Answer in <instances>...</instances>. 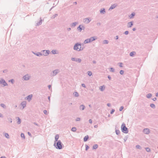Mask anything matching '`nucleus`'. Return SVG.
I'll use <instances>...</instances> for the list:
<instances>
[{
  "instance_id": "obj_1",
  "label": "nucleus",
  "mask_w": 158,
  "mask_h": 158,
  "mask_svg": "<svg viewBox=\"0 0 158 158\" xmlns=\"http://www.w3.org/2000/svg\"><path fill=\"white\" fill-rule=\"evenodd\" d=\"M62 145H63L60 140H59L56 143L54 142L53 145L56 149H61L62 148Z\"/></svg>"
},
{
  "instance_id": "obj_2",
  "label": "nucleus",
  "mask_w": 158,
  "mask_h": 158,
  "mask_svg": "<svg viewBox=\"0 0 158 158\" xmlns=\"http://www.w3.org/2000/svg\"><path fill=\"white\" fill-rule=\"evenodd\" d=\"M73 49L74 50L77 51L82 50L83 48L81 49V44L79 43H77L74 45Z\"/></svg>"
},
{
  "instance_id": "obj_3",
  "label": "nucleus",
  "mask_w": 158,
  "mask_h": 158,
  "mask_svg": "<svg viewBox=\"0 0 158 158\" xmlns=\"http://www.w3.org/2000/svg\"><path fill=\"white\" fill-rule=\"evenodd\" d=\"M121 129L122 132L124 133L127 134L128 132V129L126 127L125 124L123 123L121 126Z\"/></svg>"
},
{
  "instance_id": "obj_4",
  "label": "nucleus",
  "mask_w": 158,
  "mask_h": 158,
  "mask_svg": "<svg viewBox=\"0 0 158 158\" xmlns=\"http://www.w3.org/2000/svg\"><path fill=\"white\" fill-rule=\"evenodd\" d=\"M60 72V70L58 69H56L52 71L50 75L51 76H54Z\"/></svg>"
},
{
  "instance_id": "obj_5",
  "label": "nucleus",
  "mask_w": 158,
  "mask_h": 158,
  "mask_svg": "<svg viewBox=\"0 0 158 158\" xmlns=\"http://www.w3.org/2000/svg\"><path fill=\"white\" fill-rule=\"evenodd\" d=\"M2 84L4 86H7L8 84L6 83L5 80L2 78L0 80V84Z\"/></svg>"
},
{
  "instance_id": "obj_6",
  "label": "nucleus",
  "mask_w": 158,
  "mask_h": 158,
  "mask_svg": "<svg viewBox=\"0 0 158 158\" xmlns=\"http://www.w3.org/2000/svg\"><path fill=\"white\" fill-rule=\"evenodd\" d=\"M71 60L72 61H76L78 63H81V60L80 58H71Z\"/></svg>"
},
{
  "instance_id": "obj_7",
  "label": "nucleus",
  "mask_w": 158,
  "mask_h": 158,
  "mask_svg": "<svg viewBox=\"0 0 158 158\" xmlns=\"http://www.w3.org/2000/svg\"><path fill=\"white\" fill-rule=\"evenodd\" d=\"M31 77V76L29 74H27L23 77V78L25 81H27L29 80Z\"/></svg>"
},
{
  "instance_id": "obj_8",
  "label": "nucleus",
  "mask_w": 158,
  "mask_h": 158,
  "mask_svg": "<svg viewBox=\"0 0 158 158\" xmlns=\"http://www.w3.org/2000/svg\"><path fill=\"white\" fill-rule=\"evenodd\" d=\"M143 132L146 134H148L150 132V130L148 128L144 129L143 131Z\"/></svg>"
},
{
  "instance_id": "obj_9",
  "label": "nucleus",
  "mask_w": 158,
  "mask_h": 158,
  "mask_svg": "<svg viewBox=\"0 0 158 158\" xmlns=\"http://www.w3.org/2000/svg\"><path fill=\"white\" fill-rule=\"evenodd\" d=\"M43 52V55L44 56H47L50 53V51L49 50H43L42 51Z\"/></svg>"
},
{
  "instance_id": "obj_10",
  "label": "nucleus",
  "mask_w": 158,
  "mask_h": 158,
  "mask_svg": "<svg viewBox=\"0 0 158 158\" xmlns=\"http://www.w3.org/2000/svg\"><path fill=\"white\" fill-rule=\"evenodd\" d=\"M20 105L23 106V109L26 106V102L25 101H23L21 103Z\"/></svg>"
},
{
  "instance_id": "obj_11",
  "label": "nucleus",
  "mask_w": 158,
  "mask_h": 158,
  "mask_svg": "<svg viewBox=\"0 0 158 158\" xmlns=\"http://www.w3.org/2000/svg\"><path fill=\"white\" fill-rule=\"evenodd\" d=\"M117 5L116 4H114L113 5H112L110 8L109 9V10H111L114 8L115 7H116L117 6Z\"/></svg>"
},
{
  "instance_id": "obj_12",
  "label": "nucleus",
  "mask_w": 158,
  "mask_h": 158,
  "mask_svg": "<svg viewBox=\"0 0 158 158\" xmlns=\"http://www.w3.org/2000/svg\"><path fill=\"white\" fill-rule=\"evenodd\" d=\"M32 97V94L29 95L26 97V99L28 101H30L31 100Z\"/></svg>"
},
{
  "instance_id": "obj_13",
  "label": "nucleus",
  "mask_w": 158,
  "mask_h": 158,
  "mask_svg": "<svg viewBox=\"0 0 158 158\" xmlns=\"http://www.w3.org/2000/svg\"><path fill=\"white\" fill-rule=\"evenodd\" d=\"M59 138V135L58 134H57L55 135V140L54 142L56 143V142H57L59 140H58Z\"/></svg>"
},
{
  "instance_id": "obj_14",
  "label": "nucleus",
  "mask_w": 158,
  "mask_h": 158,
  "mask_svg": "<svg viewBox=\"0 0 158 158\" xmlns=\"http://www.w3.org/2000/svg\"><path fill=\"white\" fill-rule=\"evenodd\" d=\"M133 25L132 22H128L127 23V27H131Z\"/></svg>"
},
{
  "instance_id": "obj_15",
  "label": "nucleus",
  "mask_w": 158,
  "mask_h": 158,
  "mask_svg": "<svg viewBox=\"0 0 158 158\" xmlns=\"http://www.w3.org/2000/svg\"><path fill=\"white\" fill-rule=\"evenodd\" d=\"M42 20L41 19L38 22L36 23V26H39L41 25L42 23Z\"/></svg>"
},
{
  "instance_id": "obj_16",
  "label": "nucleus",
  "mask_w": 158,
  "mask_h": 158,
  "mask_svg": "<svg viewBox=\"0 0 158 158\" xmlns=\"http://www.w3.org/2000/svg\"><path fill=\"white\" fill-rule=\"evenodd\" d=\"M85 108V106L83 105H81L80 106L79 109L81 110H83Z\"/></svg>"
},
{
  "instance_id": "obj_17",
  "label": "nucleus",
  "mask_w": 158,
  "mask_h": 158,
  "mask_svg": "<svg viewBox=\"0 0 158 158\" xmlns=\"http://www.w3.org/2000/svg\"><path fill=\"white\" fill-rule=\"evenodd\" d=\"M100 12L101 14H104L106 13V11L104 8L101 9L100 10Z\"/></svg>"
},
{
  "instance_id": "obj_18",
  "label": "nucleus",
  "mask_w": 158,
  "mask_h": 158,
  "mask_svg": "<svg viewBox=\"0 0 158 158\" xmlns=\"http://www.w3.org/2000/svg\"><path fill=\"white\" fill-rule=\"evenodd\" d=\"M77 24V22H75L74 23H71L70 25L71 27H75L76 25Z\"/></svg>"
},
{
  "instance_id": "obj_19",
  "label": "nucleus",
  "mask_w": 158,
  "mask_h": 158,
  "mask_svg": "<svg viewBox=\"0 0 158 158\" xmlns=\"http://www.w3.org/2000/svg\"><path fill=\"white\" fill-rule=\"evenodd\" d=\"M105 89V87L104 86V85L103 86H101L99 87V89L100 90L102 91H103Z\"/></svg>"
},
{
  "instance_id": "obj_20",
  "label": "nucleus",
  "mask_w": 158,
  "mask_h": 158,
  "mask_svg": "<svg viewBox=\"0 0 158 158\" xmlns=\"http://www.w3.org/2000/svg\"><path fill=\"white\" fill-rule=\"evenodd\" d=\"M85 22H86V23L87 24L89 23L91 21V20L90 19H89L88 18L85 19Z\"/></svg>"
},
{
  "instance_id": "obj_21",
  "label": "nucleus",
  "mask_w": 158,
  "mask_h": 158,
  "mask_svg": "<svg viewBox=\"0 0 158 158\" xmlns=\"http://www.w3.org/2000/svg\"><path fill=\"white\" fill-rule=\"evenodd\" d=\"M90 42V41L89 39H86L84 42V43L85 44L88 43Z\"/></svg>"
},
{
  "instance_id": "obj_22",
  "label": "nucleus",
  "mask_w": 158,
  "mask_h": 158,
  "mask_svg": "<svg viewBox=\"0 0 158 158\" xmlns=\"http://www.w3.org/2000/svg\"><path fill=\"white\" fill-rule=\"evenodd\" d=\"M81 26L80 25L77 28V30L81 32V31H82V29H81Z\"/></svg>"
},
{
  "instance_id": "obj_23",
  "label": "nucleus",
  "mask_w": 158,
  "mask_h": 158,
  "mask_svg": "<svg viewBox=\"0 0 158 158\" xmlns=\"http://www.w3.org/2000/svg\"><path fill=\"white\" fill-rule=\"evenodd\" d=\"M89 139V136L88 135L85 136L84 138V142H86Z\"/></svg>"
},
{
  "instance_id": "obj_24",
  "label": "nucleus",
  "mask_w": 158,
  "mask_h": 158,
  "mask_svg": "<svg viewBox=\"0 0 158 158\" xmlns=\"http://www.w3.org/2000/svg\"><path fill=\"white\" fill-rule=\"evenodd\" d=\"M16 118L17 119V120H18L17 121V123L18 124H20L21 123V119H20V118L19 117H17Z\"/></svg>"
},
{
  "instance_id": "obj_25",
  "label": "nucleus",
  "mask_w": 158,
  "mask_h": 158,
  "mask_svg": "<svg viewBox=\"0 0 158 158\" xmlns=\"http://www.w3.org/2000/svg\"><path fill=\"white\" fill-rule=\"evenodd\" d=\"M95 38V37H90V38H89V39L90 40V42H92L93 41L95 40V39H96V38Z\"/></svg>"
},
{
  "instance_id": "obj_26",
  "label": "nucleus",
  "mask_w": 158,
  "mask_h": 158,
  "mask_svg": "<svg viewBox=\"0 0 158 158\" xmlns=\"http://www.w3.org/2000/svg\"><path fill=\"white\" fill-rule=\"evenodd\" d=\"M135 14L134 13H131L129 16V17L130 18H132L134 16H135Z\"/></svg>"
},
{
  "instance_id": "obj_27",
  "label": "nucleus",
  "mask_w": 158,
  "mask_h": 158,
  "mask_svg": "<svg viewBox=\"0 0 158 158\" xmlns=\"http://www.w3.org/2000/svg\"><path fill=\"white\" fill-rule=\"evenodd\" d=\"M73 95L75 97H77L79 96L78 93L77 92H75L73 93Z\"/></svg>"
},
{
  "instance_id": "obj_28",
  "label": "nucleus",
  "mask_w": 158,
  "mask_h": 158,
  "mask_svg": "<svg viewBox=\"0 0 158 158\" xmlns=\"http://www.w3.org/2000/svg\"><path fill=\"white\" fill-rule=\"evenodd\" d=\"M150 106L151 107H152V108L153 109H155L156 108V106H155V105L153 103H152V104H150Z\"/></svg>"
},
{
  "instance_id": "obj_29",
  "label": "nucleus",
  "mask_w": 158,
  "mask_h": 158,
  "mask_svg": "<svg viewBox=\"0 0 158 158\" xmlns=\"http://www.w3.org/2000/svg\"><path fill=\"white\" fill-rule=\"evenodd\" d=\"M98 147V145L97 144H95L93 146V149H96Z\"/></svg>"
},
{
  "instance_id": "obj_30",
  "label": "nucleus",
  "mask_w": 158,
  "mask_h": 158,
  "mask_svg": "<svg viewBox=\"0 0 158 158\" xmlns=\"http://www.w3.org/2000/svg\"><path fill=\"white\" fill-rule=\"evenodd\" d=\"M42 55L43 54H42V53L40 52H38L36 53V54H35V55L38 56H42Z\"/></svg>"
},
{
  "instance_id": "obj_31",
  "label": "nucleus",
  "mask_w": 158,
  "mask_h": 158,
  "mask_svg": "<svg viewBox=\"0 0 158 158\" xmlns=\"http://www.w3.org/2000/svg\"><path fill=\"white\" fill-rule=\"evenodd\" d=\"M152 94H151L149 93L146 95V97L147 98H149L151 97Z\"/></svg>"
},
{
  "instance_id": "obj_32",
  "label": "nucleus",
  "mask_w": 158,
  "mask_h": 158,
  "mask_svg": "<svg viewBox=\"0 0 158 158\" xmlns=\"http://www.w3.org/2000/svg\"><path fill=\"white\" fill-rule=\"evenodd\" d=\"M135 53V52H131L130 53V56H132Z\"/></svg>"
},
{
  "instance_id": "obj_33",
  "label": "nucleus",
  "mask_w": 158,
  "mask_h": 158,
  "mask_svg": "<svg viewBox=\"0 0 158 158\" xmlns=\"http://www.w3.org/2000/svg\"><path fill=\"white\" fill-rule=\"evenodd\" d=\"M77 129L75 127H73L71 129V131L73 132H75Z\"/></svg>"
},
{
  "instance_id": "obj_34",
  "label": "nucleus",
  "mask_w": 158,
  "mask_h": 158,
  "mask_svg": "<svg viewBox=\"0 0 158 158\" xmlns=\"http://www.w3.org/2000/svg\"><path fill=\"white\" fill-rule=\"evenodd\" d=\"M0 106L4 108H6V106L4 104H3V103L1 104Z\"/></svg>"
},
{
  "instance_id": "obj_35",
  "label": "nucleus",
  "mask_w": 158,
  "mask_h": 158,
  "mask_svg": "<svg viewBox=\"0 0 158 158\" xmlns=\"http://www.w3.org/2000/svg\"><path fill=\"white\" fill-rule=\"evenodd\" d=\"M58 14H56L53 15L52 17H51V18L52 19H54L57 16H58Z\"/></svg>"
},
{
  "instance_id": "obj_36",
  "label": "nucleus",
  "mask_w": 158,
  "mask_h": 158,
  "mask_svg": "<svg viewBox=\"0 0 158 158\" xmlns=\"http://www.w3.org/2000/svg\"><path fill=\"white\" fill-rule=\"evenodd\" d=\"M115 132H116V134L117 135H118L119 134L120 132V131L118 130H115Z\"/></svg>"
},
{
  "instance_id": "obj_37",
  "label": "nucleus",
  "mask_w": 158,
  "mask_h": 158,
  "mask_svg": "<svg viewBox=\"0 0 158 158\" xmlns=\"http://www.w3.org/2000/svg\"><path fill=\"white\" fill-rule=\"evenodd\" d=\"M89 76H90L92 75V73L91 71H89L87 72Z\"/></svg>"
},
{
  "instance_id": "obj_38",
  "label": "nucleus",
  "mask_w": 158,
  "mask_h": 158,
  "mask_svg": "<svg viewBox=\"0 0 158 158\" xmlns=\"http://www.w3.org/2000/svg\"><path fill=\"white\" fill-rule=\"evenodd\" d=\"M108 41L107 40H104L103 41V44H107L108 43Z\"/></svg>"
},
{
  "instance_id": "obj_39",
  "label": "nucleus",
  "mask_w": 158,
  "mask_h": 158,
  "mask_svg": "<svg viewBox=\"0 0 158 158\" xmlns=\"http://www.w3.org/2000/svg\"><path fill=\"white\" fill-rule=\"evenodd\" d=\"M114 69L113 68H110V71L112 72H114Z\"/></svg>"
},
{
  "instance_id": "obj_40",
  "label": "nucleus",
  "mask_w": 158,
  "mask_h": 158,
  "mask_svg": "<svg viewBox=\"0 0 158 158\" xmlns=\"http://www.w3.org/2000/svg\"><path fill=\"white\" fill-rule=\"evenodd\" d=\"M5 136L6 137V138H9V134L7 133H5Z\"/></svg>"
},
{
  "instance_id": "obj_41",
  "label": "nucleus",
  "mask_w": 158,
  "mask_h": 158,
  "mask_svg": "<svg viewBox=\"0 0 158 158\" xmlns=\"http://www.w3.org/2000/svg\"><path fill=\"white\" fill-rule=\"evenodd\" d=\"M9 82H11L12 84H13L14 82V80L13 79L10 80L9 81Z\"/></svg>"
},
{
  "instance_id": "obj_42",
  "label": "nucleus",
  "mask_w": 158,
  "mask_h": 158,
  "mask_svg": "<svg viewBox=\"0 0 158 158\" xmlns=\"http://www.w3.org/2000/svg\"><path fill=\"white\" fill-rule=\"evenodd\" d=\"M136 148L137 149H141V147L140 145H137L136 146Z\"/></svg>"
},
{
  "instance_id": "obj_43",
  "label": "nucleus",
  "mask_w": 158,
  "mask_h": 158,
  "mask_svg": "<svg viewBox=\"0 0 158 158\" xmlns=\"http://www.w3.org/2000/svg\"><path fill=\"white\" fill-rule=\"evenodd\" d=\"M21 136L22 138H23L24 139H25V136L23 133H21Z\"/></svg>"
},
{
  "instance_id": "obj_44",
  "label": "nucleus",
  "mask_w": 158,
  "mask_h": 158,
  "mask_svg": "<svg viewBox=\"0 0 158 158\" xmlns=\"http://www.w3.org/2000/svg\"><path fill=\"white\" fill-rule=\"evenodd\" d=\"M56 50H53L51 52L53 54H56Z\"/></svg>"
},
{
  "instance_id": "obj_45",
  "label": "nucleus",
  "mask_w": 158,
  "mask_h": 158,
  "mask_svg": "<svg viewBox=\"0 0 158 158\" xmlns=\"http://www.w3.org/2000/svg\"><path fill=\"white\" fill-rule=\"evenodd\" d=\"M145 149L147 152H150V149L148 148H146Z\"/></svg>"
},
{
  "instance_id": "obj_46",
  "label": "nucleus",
  "mask_w": 158,
  "mask_h": 158,
  "mask_svg": "<svg viewBox=\"0 0 158 158\" xmlns=\"http://www.w3.org/2000/svg\"><path fill=\"white\" fill-rule=\"evenodd\" d=\"M85 150L86 151H87L89 149V147L88 146L87 144H86L85 145Z\"/></svg>"
},
{
  "instance_id": "obj_47",
  "label": "nucleus",
  "mask_w": 158,
  "mask_h": 158,
  "mask_svg": "<svg viewBox=\"0 0 158 158\" xmlns=\"http://www.w3.org/2000/svg\"><path fill=\"white\" fill-rule=\"evenodd\" d=\"M115 110L114 109H112V110L110 111V113L111 114H112L114 112Z\"/></svg>"
},
{
  "instance_id": "obj_48",
  "label": "nucleus",
  "mask_w": 158,
  "mask_h": 158,
  "mask_svg": "<svg viewBox=\"0 0 158 158\" xmlns=\"http://www.w3.org/2000/svg\"><path fill=\"white\" fill-rule=\"evenodd\" d=\"M124 107L123 106H121L119 109L120 111H121L123 109Z\"/></svg>"
},
{
  "instance_id": "obj_49",
  "label": "nucleus",
  "mask_w": 158,
  "mask_h": 158,
  "mask_svg": "<svg viewBox=\"0 0 158 158\" xmlns=\"http://www.w3.org/2000/svg\"><path fill=\"white\" fill-rule=\"evenodd\" d=\"M124 73V71L123 70H121L120 71V73L121 75H123V74Z\"/></svg>"
},
{
  "instance_id": "obj_50",
  "label": "nucleus",
  "mask_w": 158,
  "mask_h": 158,
  "mask_svg": "<svg viewBox=\"0 0 158 158\" xmlns=\"http://www.w3.org/2000/svg\"><path fill=\"white\" fill-rule=\"evenodd\" d=\"M81 25V27H82L81 28L82 30H84L85 29V27L82 25Z\"/></svg>"
},
{
  "instance_id": "obj_51",
  "label": "nucleus",
  "mask_w": 158,
  "mask_h": 158,
  "mask_svg": "<svg viewBox=\"0 0 158 158\" xmlns=\"http://www.w3.org/2000/svg\"><path fill=\"white\" fill-rule=\"evenodd\" d=\"M128 33H129V32L128 31H126L124 33V34L126 35H128Z\"/></svg>"
},
{
  "instance_id": "obj_52",
  "label": "nucleus",
  "mask_w": 158,
  "mask_h": 158,
  "mask_svg": "<svg viewBox=\"0 0 158 158\" xmlns=\"http://www.w3.org/2000/svg\"><path fill=\"white\" fill-rule=\"evenodd\" d=\"M122 64H123V63H119V66L120 67H123Z\"/></svg>"
},
{
  "instance_id": "obj_53",
  "label": "nucleus",
  "mask_w": 158,
  "mask_h": 158,
  "mask_svg": "<svg viewBox=\"0 0 158 158\" xmlns=\"http://www.w3.org/2000/svg\"><path fill=\"white\" fill-rule=\"evenodd\" d=\"M43 112H44V114H47V112L46 110H44L43 111Z\"/></svg>"
},
{
  "instance_id": "obj_54",
  "label": "nucleus",
  "mask_w": 158,
  "mask_h": 158,
  "mask_svg": "<svg viewBox=\"0 0 158 158\" xmlns=\"http://www.w3.org/2000/svg\"><path fill=\"white\" fill-rule=\"evenodd\" d=\"M8 119L10 123H12V119L11 118H8Z\"/></svg>"
},
{
  "instance_id": "obj_55",
  "label": "nucleus",
  "mask_w": 158,
  "mask_h": 158,
  "mask_svg": "<svg viewBox=\"0 0 158 158\" xmlns=\"http://www.w3.org/2000/svg\"><path fill=\"white\" fill-rule=\"evenodd\" d=\"M80 120V118H77L76 119V121H79Z\"/></svg>"
},
{
  "instance_id": "obj_56",
  "label": "nucleus",
  "mask_w": 158,
  "mask_h": 158,
  "mask_svg": "<svg viewBox=\"0 0 158 158\" xmlns=\"http://www.w3.org/2000/svg\"><path fill=\"white\" fill-rule=\"evenodd\" d=\"M81 86L84 88H86V86L84 84H81Z\"/></svg>"
},
{
  "instance_id": "obj_57",
  "label": "nucleus",
  "mask_w": 158,
  "mask_h": 158,
  "mask_svg": "<svg viewBox=\"0 0 158 158\" xmlns=\"http://www.w3.org/2000/svg\"><path fill=\"white\" fill-rule=\"evenodd\" d=\"M89 122L90 123H92V121L91 119H90L89 120Z\"/></svg>"
},
{
  "instance_id": "obj_58",
  "label": "nucleus",
  "mask_w": 158,
  "mask_h": 158,
  "mask_svg": "<svg viewBox=\"0 0 158 158\" xmlns=\"http://www.w3.org/2000/svg\"><path fill=\"white\" fill-rule=\"evenodd\" d=\"M27 134H28V135L29 136H31V133L30 132H27Z\"/></svg>"
},
{
  "instance_id": "obj_59",
  "label": "nucleus",
  "mask_w": 158,
  "mask_h": 158,
  "mask_svg": "<svg viewBox=\"0 0 158 158\" xmlns=\"http://www.w3.org/2000/svg\"><path fill=\"white\" fill-rule=\"evenodd\" d=\"M115 40H118V35H117L115 37Z\"/></svg>"
},
{
  "instance_id": "obj_60",
  "label": "nucleus",
  "mask_w": 158,
  "mask_h": 158,
  "mask_svg": "<svg viewBox=\"0 0 158 158\" xmlns=\"http://www.w3.org/2000/svg\"><path fill=\"white\" fill-rule=\"evenodd\" d=\"M7 71V70H3V72L4 73H6Z\"/></svg>"
},
{
  "instance_id": "obj_61",
  "label": "nucleus",
  "mask_w": 158,
  "mask_h": 158,
  "mask_svg": "<svg viewBox=\"0 0 158 158\" xmlns=\"http://www.w3.org/2000/svg\"><path fill=\"white\" fill-rule=\"evenodd\" d=\"M108 78L109 79V80H111V77H110V75H108Z\"/></svg>"
},
{
  "instance_id": "obj_62",
  "label": "nucleus",
  "mask_w": 158,
  "mask_h": 158,
  "mask_svg": "<svg viewBox=\"0 0 158 158\" xmlns=\"http://www.w3.org/2000/svg\"><path fill=\"white\" fill-rule=\"evenodd\" d=\"M97 26H99L101 25V23H97Z\"/></svg>"
},
{
  "instance_id": "obj_63",
  "label": "nucleus",
  "mask_w": 158,
  "mask_h": 158,
  "mask_svg": "<svg viewBox=\"0 0 158 158\" xmlns=\"http://www.w3.org/2000/svg\"><path fill=\"white\" fill-rule=\"evenodd\" d=\"M48 89H50L51 87V85H49L48 86Z\"/></svg>"
},
{
  "instance_id": "obj_64",
  "label": "nucleus",
  "mask_w": 158,
  "mask_h": 158,
  "mask_svg": "<svg viewBox=\"0 0 158 158\" xmlns=\"http://www.w3.org/2000/svg\"><path fill=\"white\" fill-rule=\"evenodd\" d=\"M152 99L153 101H155L156 100V98H153Z\"/></svg>"
}]
</instances>
